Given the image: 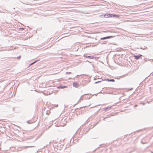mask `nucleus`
Returning a JSON list of instances; mask_svg holds the SVG:
<instances>
[{
    "mask_svg": "<svg viewBox=\"0 0 153 153\" xmlns=\"http://www.w3.org/2000/svg\"><path fill=\"white\" fill-rule=\"evenodd\" d=\"M114 37V36H107L105 37L102 38H101L100 39V40H105L107 39H109L110 38H113Z\"/></svg>",
    "mask_w": 153,
    "mask_h": 153,
    "instance_id": "obj_4",
    "label": "nucleus"
},
{
    "mask_svg": "<svg viewBox=\"0 0 153 153\" xmlns=\"http://www.w3.org/2000/svg\"><path fill=\"white\" fill-rule=\"evenodd\" d=\"M30 120L27 121V123H28V124H30V123H33V122H30Z\"/></svg>",
    "mask_w": 153,
    "mask_h": 153,
    "instance_id": "obj_19",
    "label": "nucleus"
},
{
    "mask_svg": "<svg viewBox=\"0 0 153 153\" xmlns=\"http://www.w3.org/2000/svg\"><path fill=\"white\" fill-rule=\"evenodd\" d=\"M137 105H135V107H137Z\"/></svg>",
    "mask_w": 153,
    "mask_h": 153,
    "instance_id": "obj_31",
    "label": "nucleus"
},
{
    "mask_svg": "<svg viewBox=\"0 0 153 153\" xmlns=\"http://www.w3.org/2000/svg\"><path fill=\"white\" fill-rule=\"evenodd\" d=\"M100 109H99V110L98 111H99V110H100Z\"/></svg>",
    "mask_w": 153,
    "mask_h": 153,
    "instance_id": "obj_39",
    "label": "nucleus"
},
{
    "mask_svg": "<svg viewBox=\"0 0 153 153\" xmlns=\"http://www.w3.org/2000/svg\"><path fill=\"white\" fill-rule=\"evenodd\" d=\"M100 16L101 17L104 18V17H105V16H105L104 14H102V15H101Z\"/></svg>",
    "mask_w": 153,
    "mask_h": 153,
    "instance_id": "obj_17",
    "label": "nucleus"
},
{
    "mask_svg": "<svg viewBox=\"0 0 153 153\" xmlns=\"http://www.w3.org/2000/svg\"><path fill=\"white\" fill-rule=\"evenodd\" d=\"M85 62H88L89 63H92L91 62H90V61H88V60H86V61Z\"/></svg>",
    "mask_w": 153,
    "mask_h": 153,
    "instance_id": "obj_25",
    "label": "nucleus"
},
{
    "mask_svg": "<svg viewBox=\"0 0 153 153\" xmlns=\"http://www.w3.org/2000/svg\"><path fill=\"white\" fill-rule=\"evenodd\" d=\"M146 104V103H141V104H142L143 105H145V104Z\"/></svg>",
    "mask_w": 153,
    "mask_h": 153,
    "instance_id": "obj_26",
    "label": "nucleus"
},
{
    "mask_svg": "<svg viewBox=\"0 0 153 153\" xmlns=\"http://www.w3.org/2000/svg\"><path fill=\"white\" fill-rule=\"evenodd\" d=\"M27 147H34V146H27Z\"/></svg>",
    "mask_w": 153,
    "mask_h": 153,
    "instance_id": "obj_30",
    "label": "nucleus"
},
{
    "mask_svg": "<svg viewBox=\"0 0 153 153\" xmlns=\"http://www.w3.org/2000/svg\"><path fill=\"white\" fill-rule=\"evenodd\" d=\"M106 88H103V89H104Z\"/></svg>",
    "mask_w": 153,
    "mask_h": 153,
    "instance_id": "obj_32",
    "label": "nucleus"
},
{
    "mask_svg": "<svg viewBox=\"0 0 153 153\" xmlns=\"http://www.w3.org/2000/svg\"><path fill=\"white\" fill-rule=\"evenodd\" d=\"M142 56V55L140 54H138L137 55H134L133 56V57H134V58L137 60H138L141 59Z\"/></svg>",
    "mask_w": 153,
    "mask_h": 153,
    "instance_id": "obj_2",
    "label": "nucleus"
},
{
    "mask_svg": "<svg viewBox=\"0 0 153 153\" xmlns=\"http://www.w3.org/2000/svg\"><path fill=\"white\" fill-rule=\"evenodd\" d=\"M109 16V17L112 18H118L120 17V15H117L115 14H113L111 13H109V14L108 15Z\"/></svg>",
    "mask_w": 153,
    "mask_h": 153,
    "instance_id": "obj_3",
    "label": "nucleus"
},
{
    "mask_svg": "<svg viewBox=\"0 0 153 153\" xmlns=\"http://www.w3.org/2000/svg\"><path fill=\"white\" fill-rule=\"evenodd\" d=\"M24 4H28L27 3H24Z\"/></svg>",
    "mask_w": 153,
    "mask_h": 153,
    "instance_id": "obj_33",
    "label": "nucleus"
},
{
    "mask_svg": "<svg viewBox=\"0 0 153 153\" xmlns=\"http://www.w3.org/2000/svg\"><path fill=\"white\" fill-rule=\"evenodd\" d=\"M84 57H86V58H89L90 59H93L94 58V57L92 56H86L85 54H84L83 55Z\"/></svg>",
    "mask_w": 153,
    "mask_h": 153,
    "instance_id": "obj_6",
    "label": "nucleus"
},
{
    "mask_svg": "<svg viewBox=\"0 0 153 153\" xmlns=\"http://www.w3.org/2000/svg\"><path fill=\"white\" fill-rule=\"evenodd\" d=\"M53 145V146H55L57 147L56 149L57 150H62L63 151H64L65 149L63 148V146L62 145L61 143H58V142H54Z\"/></svg>",
    "mask_w": 153,
    "mask_h": 153,
    "instance_id": "obj_1",
    "label": "nucleus"
},
{
    "mask_svg": "<svg viewBox=\"0 0 153 153\" xmlns=\"http://www.w3.org/2000/svg\"><path fill=\"white\" fill-rule=\"evenodd\" d=\"M90 129H91L90 128H89L88 129V130L86 131V132H88V131L90 130Z\"/></svg>",
    "mask_w": 153,
    "mask_h": 153,
    "instance_id": "obj_27",
    "label": "nucleus"
},
{
    "mask_svg": "<svg viewBox=\"0 0 153 153\" xmlns=\"http://www.w3.org/2000/svg\"><path fill=\"white\" fill-rule=\"evenodd\" d=\"M84 108V107H80L79 108H77L75 110H75H76V109H82V108Z\"/></svg>",
    "mask_w": 153,
    "mask_h": 153,
    "instance_id": "obj_18",
    "label": "nucleus"
},
{
    "mask_svg": "<svg viewBox=\"0 0 153 153\" xmlns=\"http://www.w3.org/2000/svg\"><path fill=\"white\" fill-rule=\"evenodd\" d=\"M21 57V56H19L17 57V59H20Z\"/></svg>",
    "mask_w": 153,
    "mask_h": 153,
    "instance_id": "obj_21",
    "label": "nucleus"
},
{
    "mask_svg": "<svg viewBox=\"0 0 153 153\" xmlns=\"http://www.w3.org/2000/svg\"><path fill=\"white\" fill-rule=\"evenodd\" d=\"M100 92H99L98 93H97L96 94H94L92 95V96L94 95H96V96L97 95V94H98L100 93Z\"/></svg>",
    "mask_w": 153,
    "mask_h": 153,
    "instance_id": "obj_28",
    "label": "nucleus"
},
{
    "mask_svg": "<svg viewBox=\"0 0 153 153\" xmlns=\"http://www.w3.org/2000/svg\"><path fill=\"white\" fill-rule=\"evenodd\" d=\"M64 106H65V105Z\"/></svg>",
    "mask_w": 153,
    "mask_h": 153,
    "instance_id": "obj_38",
    "label": "nucleus"
},
{
    "mask_svg": "<svg viewBox=\"0 0 153 153\" xmlns=\"http://www.w3.org/2000/svg\"><path fill=\"white\" fill-rule=\"evenodd\" d=\"M108 14H109V13H105V14H104V15H105L104 18H107L109 17V16L108 15Z\"/></svg>",
    "mask_w": 153,
    "mask_h": 153,
    "instance_id": "obj_10",
    "label": "nucleus"
},
{
    "mask_svg": "<svg viewBox=\"0 0 153 153\" xmlns=\"http://www.w3.org/2000/svg\"><path fill=\"white\" fill-rule=\"evenodd\" d=\"M67 87L65 86H59L57 87V88L59 89H63L67 88Z\"/></svg>",
    "mask_w": 153,
    "mask_h": 153,
    "instance_id": "obj_9",
    "label": "nucleus"
},
{
    "mask_svg": "<svg viewBox=\"0 0 153 153\" xmlns=\"http://www.w3.org/2000/svg\"><path fill=\"white\" fill-rule=\"evenodd\" d=\"M73 85L74 87L76 88H78L79 86V84L76 82H73Z\"/></svg>",
    "mask_w": 153,
    "mask_h": 153,
    "instance_id": "obj_5",
    "label": "nucleus"
},
{
    "mask_svg": "<svg viewBox=\"0 0 153 153\" xmlns=\"http://www.w3.org/2000/svg\"><path fill=\"white\" fill-rule=\"evenodd\" d=\"M86 95V94H84V95ZM83 95H82V96H81V97H80V98L79 100V101H78V102L76 103V104L74 105V106H75V105H76V104H77L78 103V102H79V101H80V100H82V97Z\"/></svg>",
    "mask_w": 153,
    "mask_h": 153,
    "instance_id": "obj_14",
    "label": "nucleus"
},
{
    "mask_svg": "<svg viewBox=\"0 0 153 153\" xmlns=\"http://www.w3.org/2000/svg\"><path fill=\"white\" fill-rule=\"evenodd\" d=\"M140 48L141 49L143 50H145L147 49V47L146 46H144L143 47H141Z\"/></svg>",
    "mask_w": 153,
    "mask_h": 153,
    "instance_id": "obj_12",
    "label": "nucleus"
},
{
    "mask_svg": "<svg viewBox=\"0 0 153 153\" xmlns=\"http://www.w3.org/2000/svg\"><path fill=\"white\" fill-rule=\"evenodd\" d=\"M93 66H94V65H93V64H91Z\"/></svg>",
    "mask_w": 153,
    "mask_h": 153,
    "instance_id": "obj_36",
    "label": "nucleus"
},
{
    "mask_svg": "<svg viewBox=\"0 0 153 153\" xmlns=\"http://www.w3.org/2000/svg\"><path fill=\"white\" fill-rule=\"evenodd\" d=\"M21 29H23H23H24V28H21Z\"/></svg>",
    "mask_w": 153,
    "mask_h": 153,
    "instance_id": "obj_37",
    "label": "nucleus"
},
{
    "mask_svg": "<svg viewBox=\"0 0 153 153\" xmlns=\"http://www.w3.org/2000/svg\"><path fill=\"white\" fill-rule=\"evenodd\" d=\"M109 117V116L108 115H107V116L106 117L104 118V120H105V119H106V118H107V117Z\"/></svg>",
    "mask_w": 153,
    "mask_h": 153,
    "instance_id": "obj_20",
    "label": "nucleus"
},
{
    "mask_svg": "<svg viewBox=\"0 0 153 153\" xmlns=\"http://www.w3.org/2000/svg\"><path fill=\"white\" fill-rule=\"evenodd\" d=\"M104 80L103 79H102L101 80H100V81H97L96 82H95V83H94V84H97V83H100V82H101L102 81H103Z\"/></svg>",
    "mask_w": 153,
    "mask_h": 153,
    "instance_id": "obj_13",
    "label": "nucleus"
},
{
    "mask_svg": "<svg viewBox=\"0 0 153 153\" xmlns=\"http://www.w3.org/2000/svg\"><path fill=\"white\" fill-rule=\"evenodd\" d=\"M91 95H91V94H90V96H89V97H88H88H86L85 99L87 98V99H90L91 98V97H92V96H91Z\"/></svg>",
    "mask_w": 153,
    "mask_h": 153,
    "instance_id": "obj_15",
    "label": "nucleus"
},
{
    "mask_svg": "<svg viewBox=\"0 0 153 153\" xmlns=\"http://www.w3.org/2000/svg\"><path fill=\"white\" fill-rule=\"evenodd\" d=\"M39 60L37 59V60H35V61H36V62H38L39 61Z\"/></svg>",
    "mask_w": 153,
    "mask_h": 153,
    "instance_id": "obj_29",
    "label": "nucleus"
},
{
    "mask_svg": "<svg viewBox=\"0 0 153 153\" xmlns=\"http://www.w3.org/2000/svg\"><path fill=\"white\" fill-rule=\"evenodd\" d=\"M104 81L105 80L108 82H114L115 80L113 79H105L104 80Z\"/></svg>",
    "mask_w": 153,
    "mask_h": 153,
    "instance_id": "obj_8",
    "label": "nucleus"
},
{
    "mask_svg": "<svg viewBox=\"0 0 153 153\" xmlns=\"http://www.w3.org/2000/svg\"><path fill=\"white\" fill-rule=\"evenodd\" d=\"M35 63H36V61H34V62L31 63L30 64H29L28 67H30L31 65H32L33 64H34Z\"/></svg>",
    "mask_w": 153,
    "mask_h": 153,
    "instance_id": "obj_16",
    "label": "nucleus"
},
{
    "mask_svg": "<svg viewBox=\"0 0 153 153\" xmlns=\"http://www.w3.org/2000/svg\"><path fill=\"white\" fill-rule=\"evenodd\" d=\"M88 119H87V120L85 121V124L87 123L88 121Z\"/></svg>",
    "mask_w": 153,
    "mask_h": 153,
    "instance_id": "obj_24",
    "label": "nucleus"
},
{
    "mask_svg": "<svg viewBox=\"0 0 153 153\" xmlns=\"http://www.w3.org/2000/svg\"><path fill=\"white\" fill-rule=\"evenodd\" d=\"M111 107H108L104 108H103V109H104V110L105 111H108L111 109Z\"/></svg>",
    "mask_w": 153,
    "mask_h": 153,
    "instance_id": "obj_7",
    "label": "nucleus"
},
{
    "mask_svg": "<svg viewBox=\"0 0 153 153\" xmlns=\"http://www.w3.org/2000/svg\"><path fill=\"white\" fill-rule=\"evenodd\" d=\"M66 73L67 74H71V72H66Z\"/></svg>",
    "mask_w": 153,
    "mask_h": 153,
    "instance_id": "obj_22",
    "label": "nucleus"
},
{
    "mask_svg": "<svg viewBox=\"0 0 153 153\" xmlns=\"http://www.w3.org/2000/svg\"><path fill=\"white\" fill-rule=\"evenodd\" d=\"M53 142H54V141H52V140H51V141L50 142V143H49V144H51V143H53Z\"/></svg>",
    "mask_w": 153,
    "mask_h": 153,
    "instance_id": "obj_23",
    "label": "nucleus"
},
{
    "mask_svg": "<svg viewBox=\"0 0 153 153\" xmlns=\"http://www.w3.org/2000/svg\"><path fill=\"white\" fill-rule=\"evenodd\" d=\"M98 122H97V123L95 124V125H91V126L89 127V128H90V129H91V128H92L95 126L97 123H98Z\"/></svg>",
    "mask_w": 153,
    "mask_h": 153,
    "instance_id": "obj_11",
    "label": "nucleus"
},
{
    "mask_svg": "<svg viewBox=\"0 0 153 153\" xmlns=\"http://www.w3.org/2000/svg\"><path fill=\"white\" fill-rule=\"evenodd\" d=\"M44 146V147H43V148H45V146Z\"/></svg>",
    "mask_w": 153,
    "mask_h": 153,
    "instance_id": "obj_35",
    "label": "nucleus"
},
{
    "mask_svg": "<svg viewBox=\"0 0 153 153\" xmlns=\"http://www.w3.org/2000/svg\"><path fill=\"white\" fill-rule=\"evenodd\" d=\"M149 102H149V101H148V102H148V103H149Z\"/></svg>",
    "mask_w": 153,
    "mask_h": 153,
    "instance_id": "obj_34",
    "label": "nucleus"
}]
</instances>
